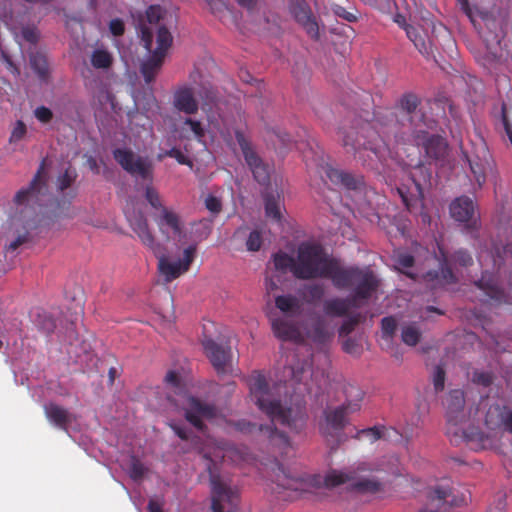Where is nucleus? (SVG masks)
<instances>
[{"label":"nucleus","mask_w":512,"mask_h":512,"mask_svg":"<svg viewBox=\"0 0 512 512\" xmlns=\"http://www.w3.org/2000/svg\"><path fill=\"white\" fill-rule=\"evenodd\" d=\"M294 277L299 280L329 279L339 290L355 285V298H367L373 295L379 280L370 269L357 266H343L317 242L303 241L296 249Z\"/></svg>","instance_id":"f257e3e1"},{"label":"nucleus","mask_w":512,"mask_h":512,"mask_svg":"<svg viewBox=\"0 0 512 512\" xmlns=\"http://www.w3.org/2000/svg\"><path fill=\"white\" fill-rule=\"evenodd\" d=\"M447 431L450 441L457 445L466 441L475 450L496 449L504 432L512 435V406L495 401L488 404L484 425L488 433L472 428L465 431L460 425L466 420L465 395L461 389L451 390L445 401Z\"/></svg>","instance_id":"f03ea898"},{"label":"nucleus","mask_w":512,"mask_h":512,"mask_svg":"<svg viewBox=\"0 0 512 512\" xmlns=\"http://www.w3.org/2000/svg\"><path fill=\"white\" fill-rule=\"evenodd\" d=\"M249 387L252 401L272 423L277 422L297 434L305 429L308 418L305 406L282 405L275 398L264 374L254 371L249 378Z\"/></svg>","instance_id":"7ed1b4c3"},{"label":"nucleus","mask_w":512,"mask_h":512,"mask_svg":"<svg viewBox=\"0 0 512 512\" xmlns=\"http://www.w3.org/2000/svg\"><path fill=\"white\" fill-rule=\"evenodd\" d=\"M345 402L337 407H327L323 411V421L319 429L327 441L334 442L338 446L341 441L342 432L348 424V415L360 410L364 398L363 390L355 385L348 384L344 388Z\"/></svg>","instance_id":"20e7f679"},{"label":"nucleus","mask_w":512,"mask_h":512,"mask_svg":"<svg viewBox=\"0 0 512 512\" xmlns=\"http://www.w3.org/2000/svg\"><path fill=\"white\" fill-rule=\"evenodd\" d=\"M339 137L342 146L347 153H351L363 163L366 161L362 155L363 151H371L375 155L379 153V142H384L380 132L375 125L369 121L355 120L351 126L345 123L339 128Z\"/></svg>","instance_id":"39448f33"},{"label":"nucleus","mask_w":512,"mask_h":512,"mask_svg":"<svg viewBox=\"0 0 512 512\" xmlns=\"http://www.w3.org/2000/svg\"><path fill=\"white\" fill-rule=\"evenodd\" d=\"M420 98L414 93H405L398 101L399 113L396 115V124L393 130L397 142L410 141L411 133L422 132L423 128H433L434 121L426 118L419 109Z\"/></svg>","instance_id":"423d86ee"},{"label":"nucleus","mask_w":512,"mask_h":512,"mask_svg":"<svg viewBox=\"0 0 512 512\" xmlns=\"http://www.w3.org/2000/svg\"><path fill=\"white\" fill-rule=\"evenodd\" d=\"M367 468L364 464L359 465L356 469L349 468L346 470H329L324 477L316 475L313 478V484L321 486L323 484L326 488H335L343 484H350L353 490L358 492H377L380 490V482L374 479L360 478L359 471H366Z\"/></svg>","instance_id":"0eeeda50"},{"label":"nucleus","mask_w":512,"mask_h":512,"mask_svg":"<svg viewBox=\"0 0 512 512\" xmlns=\"http://www.w3.org/2000/svg\"><path fill=\"white\" fill-rule=\"evenodd\" d=\"M431 178L430 169L424 164H419L410 171V184H404L397 189L409 212L423 208L424 191L431 187Z\"/></svg>","instance_id":"6e6552de"},{"label":"nucleus","mask_w":512,"mask_h":512,"mask_svg":"<svg viewBox=\"0 0 512 512\" xmlns=\"http://www.w3.org/2000/svg\"><path fill=\"white\" fill-rule=\"evenodd\" d=\"M423 497L421 512H448L454 506L466 505L471 499L469 491L456 495L451 487L443 484L429 486Z\"/></svg>","instance_id":"1a4fd4ad"},{"label":"nucleus","mask_w":512,"mask_h":512,"mask_svg":"<svg viewBox=\"0 0 512 512\" xmlns=\"http://www.w3.org/2000/svg\"><path fill=\"white\" fill-rule=\"evenodd\" d=\"M439 254L441 257L440 270H430L423 276L427 283L432 284V287L442 284H451L457 281V278L450 267V263L461 267H469L473 264L471 254L463 248L456 250L451 257L448 258L444 249L439 247Z\"/></svg>","instance_id":"9d476101"},{"label":"nucleus","mask_w":512,"mask_h":512,"mask_svg":"<svg viewBox=\"0 0 512 512\" xmlns=\"http://www.w3.org/2000/svg\"><path fill=\"white\" fill-rule=\"evenodd\" d=\"M45 165L46 163L44 159L40 163L30 185L17 192L14 198V202L17 206H26L35 210L36 207H42L45 205L48 198V184Z\"/></svg>","instance_id":"9b49d317"},{"label":"nucleus","mask_w":512,"mask_h":512,"mask_svg":"<svg viewBox=\"0 0 512 512\" xmlns=\"http://www.w3.org/2000/svg\"><path fill=\"white\" fill-rule=\"evenodd\" d=\"M113 157L121 168L132 177L149 183L152 182L154 168L148 158L137 155L128 148L114 149Z\"/></svg>","instance_id":"f8f14e48"},{"label":"nucleus","mask_w":512,"mask_h":512,"mask_svg":"<svg viewBox=\"0 0 512 512\" xmlns=\"http://www.w3.org/2000/svg\"><path fill=\"white\" fill-rule=\"evenodd\" d=\"M173 37L167 27L158 29L157 47L151 56L142 62L140 72L146 83H151L160 72L167 50L171 47Z\"/></svg>","instance_id":"ddd939ff"},{"label":"nucleus","mask_w":512,"mask_h":512,"mask_svg":"<svg viewBox=\"0 0 512 512\" xmlns=\"http://www.w3.org/2000/svg\"><path fill=\"white\" fill-rule=\"evenodd\" d=\"M235 430L243 434H261L267 438L270 444L282 450V453L291 448V442L285 432L279 431L273 425H258L246 419L231 422Z\"/></svg>","instance_id":"4468645a"},{"label":"nucleus","mask_w":512,"mask_h":512,"mask_svg":"<svg viewBox=\"0 0 512 512\" xmlns=\"http://www.w3.org/2000/svg\"><path fill=\"white\" fill-rule=\"evenodd\" d=\"M236 141L242 151L245 162L249 166L254 179L261 185H266L270 180L269 167L252 148L250 141L246 138L245 134L237 129L235 130Z\"/></svg>","instance_id":"2eb2a0df"},{"label":"nucleus","mask_w":512,"mask_h":512,"mask_svg":"<svg viewBox=\"0 0 512 512\" xmlns=\"http://www.w3.org/2000/svg\"><path fill=\"white\" fill-rule=\"evenodd\" d=\"M289 12L313 40H319V24L306 0H289Z\"/></svg>","instance_id":"dca6fc26"},{"label":"nucleus","mask_w":512,"mask_h":512,"mask_svg":"<svg viewBox=\"0 0 512 512\" xmlns=\"http://www.w3.org/2000/svg\"><path fill=\"white\" fill-rule=\"evenodd\" d=\"M430 128H423L422 132L411 133L410 141L406 143H413L424 149L428 158L434 160L443 159L447 153V142L439 135H430L428 130Z\"/></svg>","instance_id":"f3484780"},{"label":"nucleus","mask_w":512,"mask_h":512,"mask_svg":"<svg viewBox=\"0 0 512 512\" xmlns=\"http://www.w3.org/2000/svg\"><path fill=\"white\" fill-rule=\"evenodd\" d=\"M316 172L325 184L330 182L334 186L347 190H357L362 184L361 177L336 169L327 163L318 165Z\"/></svg>","instance_id":"a211bd4d"},{"label":"nucleus","mask_w":512,"mask_h":512,"mask_svg":"<svg viewBox=\"0 0 512 512\" xmlns=\"http://www.w3.org/2000/svg\"><path fill=\"white\" fill-rule=\"evenodd\" d=\"M202 345L206 356L218 374L226 373L231 366L232 352L230 346H224L205 336Z\"/></svg>","instance_id":"6ab92c4d"},{"label":"nucleus","mask_w":512,"mask_h":512,"mask_svg":"<svg viewBox=\"0 0 512 512\" xmlns=\"http://www.w3.org/2000/svg\"><path fill=\"white\" fill-rule=\"evenodd\" d=\"M129 223L140 242L154 255H159L165 250L164 245L156 240L147 218L142 213L130 217Z\"/></svg>","instance_id":"aec40b11"},{"label":"nucleus","mask_w":512,"mask_h":512,"mask_svg":"<svg viewBox=\"0 0 512 512\" xmlns=\"http://www.w3.org/2000/svg\"><path fill=\"white\" fill-rule=\"evenodd\" d=\"M451 217L458 222L464 223L468 230H477L479 227L478 218L475 215V206L471 198L461 196L450 204Z\"/></svg>","instance_id":"412c9836"},{"label":"nucleus","mask_w":512,"mask_h":512,"mask_svg":"<svg viewBox=\"0 0 512 512\" xmlns=\"http://www.w3.org/2000/svg\"><path fill=\"white\" fill-rule=\"evenodd\" d=\"M211 493H212V512H224V503L236 506L238 503V494L226 484L219 476L211 475Z\"/></svg>","instance_id":"4be33fe9"},{"label":"nucleus","mask_w":512,"mask_h":512,"mask_svg":"<svg viewBox=\"0 0 512 512\" xmlns=\"http://www.w3.org/2000/svg\"><path fill=\"white\" fill-rule=\"evenodd\" d=\"M352 287L355 288V285ZM355 298V290L352 295L348 298H331L327 299L323 303V312L326 316L330 317H344L347 316L351 307L359 308L366 303L370 298Z\"/></svg>","instance_id":"5701e85b"},{"label":"nucleus","mask_w":512,"mask_h":512,"mask_svg":"<svg viewBox=\"0 0 512 512\" xmlns=\"http://www.w3.org/2000/svg\"><path fill=\"white\" fill-rule=\"evenodd\" d=\"M164 15V10L160 5H150L146 10L147 23L141 26V40L145 49L151 51L154 33L158 35V29L165 27L160 23Z\"/></svg>","instance_id":"b1692460"},{"label":"nucleus","mask_w":512,"mask_h":512,"mask_svg":"<svg viewBox=\"0 0 512 512\" xmlns=\"http://www.w3.org/2000/svg\"><path fill=\"white\" fill-rule=\"evenodd\" d=\"M216 416V408L213 405L202 402L195 397L188 398V407L185 410V418L196 429H204L203 418L212 419Z\"/></svg>","instance_id":"393cba45"},{"label":"nucleus","mask_w":512,"mask_h":512,"mask_svg":"<svg viewBox=\"0 0 512 512\" xmlns=\"http://www.w3.org/2000/svg\"><path fill=\"white\" fill-rule=\"evenodd\" d=\"M153 220L160 233L169 239L168 231L174 235H181L183 232V222L180 215L171 208H163L160 212L153 215Z\"/></svg>","instance_id":"a878e982"},{"label":"nucleus","mask_w":512,"mask_h":512,"mask_svg":"<svg viewBox=\"0 0 512 512\" xmlns=\"http://www.w3.org/2000/svg\"><path fill=\"white\" fill-rule=\"evenodd\" d=\"M475 285L484 292L490 301L497 303L506 302V295L493 274L487 271L483 272L481 278L475 282Z\"/></svg>","instance_id":"bb28decb"},{"label":"nucleus","mask_w":512,"mask_h":512,"mask_svg":"<svg viewBox=\"0 0 512 512\" xmlns=\"http://www.w3.org/2000/svg\"><path fill=\"white\" fill-rule=\"evenodd\" d=\"M173 105L175 109L188 115L197 113L199 109L194 92L189 87H181L175 91Z\"/></svg>","instance_id":"cd10ccee"},{"label":"nucleus","mask_w":512,"mask_h":512,"mask_svg":"<svg viewBox=\"0 0 512 512\" xmlns=\"http://www.w3.org/2000/svg\"><path fill=\"white\" fill-rule=\"evenodd\" d=\"M44 413L50 423L59 429L67 431L72 419L71 414L66 408L50 402L44 405Z\"/></svg>","instance_id":"c85d7f7f"},{"label":"nucleus","mask_w":512,"mask_h":512,"mask_svg":"<svg viewBox=\"0 0 512 512\" xmlns=\"http://www.w3.org/2000/svg\"><path fill=\"white\" fill-rule=\"evenodd\" d=\"M155 257L158 259V270L164 276L166 282L173 281L185 272L181 262L169 261L165 255V250L159 255H155Z\"/></svg>","instance_id":"c756f323"},{"label":"nucleus","mask_w":512,"mask_h":512,"mask_svg":"<svg viewBox=\"0 0 512 512\" xmlns=\"http://www.w3.org/2000/svg\"><path fill=\"white\" fill-rule=\"evenodd\" d=\"M404 30L407 37L413 42L415 48L424 56L431 53V43L427 40V34L410 24H405Z\"/></svg>","instance_id":"7c9ffc66"},{"label":"nucleus","mask_w":512,"mask_h":512,"mask_svg":"<svg viewBox=\"0 0 512 512\" xmlns=\"http://www.w3.org/2000/svg\"><path fill=\"white\" fill-rule=\"evenodd\" d=\"M271 325L274 335L281 340H296L300 337L297 327L285 319H273Z\"/></svg>","instance_id":"2f4dec72"},{"label":"nucleus","mask_w":512,"mask_h":512,"mask_svg":"<svg viewBox=\"0 0 512 512\" xmlns=\"http://www.w3.org/2000/svg\"><path fill=\"white\" fill-rule=\"evenodd\" d=\"M32 322L36 328L49 335L54 332L56 323L54 318L48 312L42 309H36L32 314Z\"/></svg>","instance_id":"473e14b6"},{"label":"nucleus","mask_w":512,"mask_h":512,"mask_svg":"<svg viewBox=\"0 0 512 512\" xmlns=\"http://www.w3.org/2000/svg\"><path fill=\"white\" fill-rule=\"evenodd\" d=\"M264 202L266 216L277 222L281 221L280 195L274 192H266L264 195Z\"/></svg>","instance_id":"72a5a7b5"},{"label":"nucleus","mask_w":512,"mask_h":512,"mask_svg":"<svg viewBox=\"0 0 512 512\" xmlns=\"http://www.w3.org/2000/svg\"><path fill=\"white\" fill-rule=\"evenodd\" d=\"M78 178L77 170L69 165L64 171L59 173L55 180V188L58 193H64Z\"/></svg>","instance_id":"f704fd0d"},{"label":"nucleus","mask_w":512,"mask_h":512,"mask_svg":"<svg viewBox=\"0 0 512 512\" xmlns=\"http://www.w3.org/2000/svg\"><path fill=\"white\" fill-rule=\"evenodd\" d=\"M30 66L40 80L47 81L49 78V65L43 53L35 52L30 55Z\"/></svg>","instance_id":"c9c22d12"},{"label":"nucleus","mask_w":512,"mask_h":512,"mask_svg":"<svg viewBox=\"0 0 512 512\" xmlns=\"http://www.w3.org/2000/svg\"><path fill=\"white\" fill-rule=\"evenodd\" d=\"M465 158L468 161L471 173L474 176L475 181L478 186L481 187L486 181V164L487 162L477 157H469L466 153H464Z\"/></svg>","instance_id":"e433bc0d"},{"label":"nucleus","mask_w":512,"mask_h":512,"mask_svg":"<svg viewBox=\"0 0 512 512\" xmlns=\"http://www.w3.org/2000/svg\"><path fill=\"white\" fill-rule=\"evenodd\" d=\"M275 306L283 313L295 315L300 310L299 300L292 295H279L275 298Z\"/></svg>","instance_id":"4c0bfd02"},{"label":"nucleus","mask_w":512,"mask_h":512,"mask_svg":"<svg viewBox=\"0 0 512 512\" xmlns=\"http://www.w3.org/2000/svg\"><path fill=\"white\" fill-rule=\"evenodd\" d=\"M273 264L277 271L280 272H291V274L294 276V267L297 264L296 263V256H290L289 254L279 251L273 255Z\"/></svg>","instance_id":"58836bf2"},{"label":"nucleus","mask_w":512,"mask_h":512,"mask_svg":"<svg viewBox=\"0 0 512 512\" xmlns=\"http://www.w3.org/2000/svg\"><path fill=\"white\" fill-rule=\"evenodd\" d=\"M422 333L415 323L403 325L401 327V340L404 344L414 347L421 340Z\"/></svg>","instance_id":"ea45409f"},{"label":"nucleus","mask_w":512,"mask_h":512,"mask_svg":"<svg viewBox=\"0 0 512 512\" xmlns=\"http://www.w3.org/2000/svg\"><path fill=\"white\" fill-rule=\"evenodd\" d=\"M325 295V288L320 283H312L304 286L303 297L309 304H316L322 300Z\"/></svg>","instance_id":"a19ab883"},{"label":"nucleus","mask_w":512,"mask_h":512,"mask_svg":"<svg viewBox=\"0 0 512 512\" xmlns=\"http://www.w3.org/2000/svg\"><path fill=\"white\" fill-rule=\"evenodd\" d=\"M397 329V321L393 316H387L381 320L382 339L387 345H392L393 337Z\"/></svg>","instance_id":"79ce46f5"},{"label":"nucleus","mask_w":512,"mask_h":512,"mask_svg":"<svg viewBox=\"0 0 512 512\" xmlns=\"http://www.w3.org/2000/svg\"><path fill=\"white\" fill-rule=\"evenodd\" d=\"M493 262L494 266L500 268L506 261H512V244L507 243L503 245L501 248L495 246L493 252Z\"/></svg>","instance_id":"37998d69"},{"label":"nucleus","mask_w":512,"mask_h":512,"mask_svg":"<svg viewBox=\"0 0 512 512\" xmlns=\"http://www.w3.org/2000/svg\"><path fill=\"white\" fill-rule=\"evenodd\" d=\"M112 56L109 52L96 49L91 55V64L97 69H107L112 65Z\"/></svg>","instance_id":"c03bdc74"},{"label":"nucleus","mask_w":512,"mask_h":512,"mask_svg":"<svg viewBox=\"0 0 512 512\" xmlns=\"http://www.w3.org/2000/svg\"><path fill=\"white\" fill-rule=\"evenodd\" d=\"M146 471L147 469L144 464L136 456L132 455L127 469L130 478L134 481H139L144 477Z\"/></svg>","instance_id":"a18cd8bd"},{"label":"nucleus","mask_w":512,"mask_h":512,"mask_svg":"<svg viewBox=\"0 0 512 512\" xmlns=\"http://www.w3.org/2000/svg\"><path fill=\"white\" fill-rule=\"evenodd\" d=\"M312 338L314 341L324 343L331 337V333L328 331L325 321L319 318L312 327Z\"/></svg>","instance_id":"49530a36"},{"label":"nucleus","mask_w":512,"mask_h":512,"mask_svg":"<svg viewBox=\"0 0 512 512\" xmlns=\"http://www.w3.org/2000/svg\"><path fill=\"white\" fill-rule=\"evenodd\" d=\"M360 321H361V314H359V313L349 316L342 323V325L340 326V328L338 330L339 337L348 336L351 332L354 331V329L360 323Z\"/></svg>","instance_id":"de8ad7c7"},{"label":"nucleus","mask_w":512,"mask_h":512,"mask_svg":"<svg viewBox=\"0 0 512 512\" xmlns=\"http://www.w3.org/2000/svg\"><path fill=\"white\" fill-rule=\"evenodd\" d=\"M145 198L151 207L154 208L157 212H160L163 208H166V206L163 205L161 201L159 193L151 185H147L145 188Z\"/></svg>","instance_id":"09e8293b"},{"label":"nucleus","mask_w":512,"mask_h":512,"mask_svg":"<svg viewBox=\"0 0 512 512\" xmlns=\"http://www.w3.org/2000/svg\"><path fill=\"white\" fill-rule=\"evenodd\" d=\"M263 238L262 234L258 230H253L250 232L247 241H246V248L248 251L256 252L259 251L262 246Z\"/></svg>","instance_id":"8fccbe9b"},{"label":"nucleus","mask_w":512,"mask_h":512,"mask_svg":"<svg viewBox=\"0 0 512 512\" xmlns=\"http://www.w3.org/2000/svg\"><path fill=\"white\" fill-rule=\"evenodd\" d=\"M332 11L335 16H337L347 22L354 23L358 20V16L356 13L357 11H355V12L348 11L346 8H344L340 5H337V4L333 5Z\"/></svg>","instance_id":"3c124183"},{"label":"nucleus","mask_w":512,"mask_h":512,"mask_svg":"<svg viewBox=\"0 0 512 512\" xmlns=\"http://www.w3.org/2000/svg\"><path fill=\"white\" fill-rule=\"evenodd\" d=\"M26 133H27V128H26L25 123L21 120L16 121L15 126L13 127L11 135H10V139H9L10 143H15V142L20 141L21 139L24 138Z\"/></svg>","instance_id":"603ef678"},{"label":"nucleus","mask_w":512,"mask_h":512,"mask_svg":"<svg viewBox=\"0 0 512 512\" xmlns=\"http://www.w3.org/2000/svg\"><path fill=\"white\" fill-rule=\"evenodd\" d=\"M472 381L476 384L488 387L493 382V375L486 371H475L472 376Z\"/></svg>","instance_id":"864d4df0"},{"label":"nucleus","mask_w":512,"mask_h":512,"mask_svg":"<svg viewBox=\"0 0 512 512\" xmlns=\"http://www.w3.org/2000/svg\"><path fill=\"white\" fill-rule=\"evenodd\" d=\"M445 383V371L441 366H436L433 375V385L436 392H440L444 389Z\"/></svg>","instance_id":"5fc2aeb1"},{"label":"nucleus","mask_w":512,"mask_h":512,"mask_svg":"<svg viewBox=\"0 0 512 512\" xmlns=\"http://www.w3.org/2000/svg\"><path fill=\"white\" fill-rule=\"evenodd\" d=\"M166 155L174 158L179 164L192 166V161L178 148H171Z\"/></svg>","instance_id":"6e6d98bb"},{"label":"nucleus","mask_w":512,"mask_h":512,"mask_svg":"<svg viewBox=\"0 0 512 512\" xmlns=\"http://www.w3.org/2000/svg\"><path fill=\"white\" fill-rule=\"evenodd\" d=\"M196 253V247L195 246H189L186 249H184L183 252V259L180 260L182 268L184 271H188L190 268V265L192 264L194 257Z\"/></svg>","instance_id":"4d7b16f0"},{"label":"nucleus","mask_w":512,"mask_h":512,"mask_svg":"<svg viewBox=\"0 0 512 512\" xmlns=\"http://www.w3.org/2000/svg\"><path fill=\"white\" fill-rule=\"evenodd\" d=\"M205 207L213 214H218L222 210L221 200L213 195H208L205 199Z\"/></svg>","instance_id":"13d9d810"},{"label":"nucleus","mask_w":512,"mask_h":512,"mask_svg":"<svg viewBox=\"0 0 512 512\" xmlns=\"http://www.w3.org/2000/svg\"><path fill=\"white\" fill-rule=\"evenodd\" d=\"M34 115L41 123L45 124L49 123L53 118L52 111L45 106L37 107L34 111Z\"/></svg>","instance_id":"bf43d9fd"},{"label":"nucleus","mask_w":512,"mask_h":512,"mask_svg":"<svg viewBox=\"0 0 512 512\" xmlns=\"http://www.w3.org/2000/svg\"><path fill=\"white\" fill-rule=\"evenodd\" d=\"M184 124L190 126L191 131L199 141L205 136V131L199 121L187 118Z\"/></svg>","instance_id":"052dcab7"},{"label":"nucleus","mask_w":512,"mask_h":512,"mask_svg":"<svg viewBox=\"0 0 512 512\" xmlns=\"http://www.w3.org/2000/svg\"><path fill=\"white\" fill-rule=\"evenodd\" d=\"M358 436H365L371 442H375L382 437V431L376 426L370 427V428H366V429L359 431Z\"/></svg>","instance_id":"680f3d73"},{"label":"nucleus","mask_w":512,"mask_h":512,"mask_svg":"<svg viewBox=\"0 0 512 512\" xmlns=\"http://www.w3.org/2000/svg\"><path fill=\"white\" fill-rule=\"evenodd\" d=\"M22 36L27 42L31 44H36L39 39V33L35 27H24L22 29Z\"/></svg>","instance_id":"e2e57ef3"},{"label":"nucleus","mask_w":512,"mask_h":512,"mask_svg":"<svg viewBox=\"0 0 512 512\" xmlns=\"http://www.w3.org/2000/svg\"><path fill=\"white\" fill-rule=\"evenodd\" d=\"M343 350L349 354H359L361 348L355 339L348 338L343 343Z\"/></svg>","instance_id":"0e129e2a"},{"label":"nucleus","mask_w":512,"mask_h":512,"mask_svg":"<svg viewBox=\"0 0 512 512\" xmlns=\"http://www.w3.org/2000/svg\"><path fill=\"white\" fill-rule=\"evenodd\" d=\"M109 29L114 36H121L124 31V23L121 19H113L110 21Z\"/></svg>","instance_id":"69168bd1"},{"label":"nucleus","mask_w":512,"mask_h":512,"mask_svg":"<svg viewBox=\"0 0 512 512\" xmlns=\"http://www.w3.org/2000/svg\"><path fill=\"white\" fill-rule=\"evenodd\" d=\"M414 257L410 254L404 253L397 257V264L403 268H410L414 265Z\"/></svg>","instance_id":"338daca9"},{"label":"nucleus","mask_w":512,"mask_h":512,"mask_svg":"<svg viewBox=\"0 0 512 512\" xmlns=\"http://www.w3.org/2000/svg\"><path fill=\"white\" fill-rule=\"evenodd\" d=\"M171 428L175 432V434L182 440H188L190 437V431L181 425L172 424Z\"/></svg>","instance_id":"774afa93"}]
</instances>
